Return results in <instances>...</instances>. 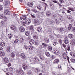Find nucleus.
I'll use <instances>...</instances> for the list:
<instances>
[{
	"label": "nucleus",
	"instance_id": "f257e3e1",
	"mask_svg": "<svg viewBox=\"0 0 75 75\" xmlns=\"http://www.w3.org/2000/svg\"><path fill=\"white\" fill-rule=\"evenodd\" d=\"M22 67L24 70H26L28 68V64H22Z\"/></svg>",
	"mask_w": 75,
	"mask_h": 75
},
{
	"label": "nucleus",
	"instance_id": "f03ea898",
	"mask_svg": "<svg viewBox=\"0 0 75 75\" xmlns=\"http://www.w3.org/2000/svg\"><path fill=\"white\" fill-rule=\"evenodd\" d=\"M25 22L26 24L29 25L31 22V20L30 19H27L25 21Z\"/></svg>",
	"mask_w": 75,
	"mask_h": 75
},
{
	"label": "nucleus",
	"instance_id": "7ed1b4c3",
	"mask_svg": "<svg viewBox=\"0 0 75 75\" xmlns=\"http://www.w3.org/2000/svg\"><path fill=\"white\" fill-rule=\"evenodd\" d=\"M4 14L7 15H9L10 14V11H8V10L6 9L4 11Z\"/></svg>",
	"mask_w": 75,
	"mask_h": 75
},
{
	"label": "nucleus",
	"instance_id": "20e7f679",
	"mask_svg": "<svg viewBox=\"0 0 75 75\" xmlns=\"http://www.w3.org/2000/svg\"><path fill=\"white\" fill-rule=\"evenodd\" d=\"M27 5L29 7H31L33 6V4L32 2H29L28 3Z\"/></svg>",
	"mask_w": 75,
	"mask_h": 75
},
{
	"label": "nucleus",
	"instance_id": "39448f33",
	"mask_svg": "<svg viewBox=\"0 0 75 75\" xmlns=\"http://www.w3.org/2000/svg\"><path fill=\"white\" fill-rule=\"evenodd\" d=\"M37 8V9L40 11H43V9L42 8V7L41 6H38Z\"/></svg>",
	"mask_w": 75,
	"mask_h": 75
},
{
	"label": "nucleus",
	"instance_id": "423d86ee",
	"mask_svg": "<svg viewBox=\"0 0 75 75\" xmlns=\"http://www.w3.org/2000/svg\"><path fill=\"white\" fill-rule=\"evenodd\" d=\"M20 31L21 32H24L25 31V28L23 26H21L19 28Z\"/></svg>",
	"mask_w": 75,
	"mask_h": 75
},
{
	"label": "nucleus",
	"instance_id": "0eeeda50",
	"mask_svg": "<svg viewBox=\"0 0 75 75\" xmlns=\"http://www.w3.org/2000/svg\"><path fill=\"white\" fill-rule=\"evenodd\" d=\"M20 57L21 58L24 59H25V55L23 53H21L20 54Z\"/></svg>",
	"mask_w": 75,
	"mask_h": 75
},
{
	"label": "nucleus",
	"instance_id": "6e6552de",
	"mask_svg": "<svg viewBox=\"0 0 75 75\" xmlns=\"http://www.w3.org/2000/svg\"><path fill=\"white\" fill-rule=\"evenodd\" d=\"M4 62L5 63H7L9 62V60H8V59L7 57H4Z\"/></svg>",
	"mask_w": 75,
	"mask_h": 75
},
{
	"label": "nucleus",
	"instance_id": "1a4fd4ad",
	"mask_svg": "<svg viewBox=\"0 0 75 75\" xmlns=\"http://www.w3.org/2000/svg\"><path fill=\"white\" fill-rule=\"evenodd\" d=\"M8 0H6L4 3V6H8V8L9 7V6H8Z\"/></svg>",
	"mask_w": 75,
	"mask_h": 75
},
{
	"label": "nucleus",
	"instance_id": "9d476101",
	"mask_svg": "<svg viewBox=\"0 0 75 75\" xmlns=\"http://www.w3.org/2000/svg\"><path fill=\"white\" fill-rule=\"evenodd\" d=\"M33 50H34V47H33V46L32 45L29 46V49L28 52L30 51H33Z\"/></svg>",
	"mask_w": 75,
	"mask_h": 75
},
{
	"label": "nucleus",
	"instance_id": "9b49d317",
	"mask_svg": "<svg viewBox=\"0 0 75 75\" xmlns=\"http://www.w3.org/2000/svg\"><path fill=\"white\" fill-rule=\"evenodd\" d=\"M34 71L35 72L38 74L40 72V69H39L35 68L34 69Z\"/></svg>",
	"mask_w": 75,
	"mask_h": 75
},
{
	"label": "nucleus",
	"instance_id": "f8f14e48",
	"mask_svg": "<svg viewBox=\"0 0 75 75\" xmlns=\"http://www.w3.org/2000/svg\"><path fill=\"white\" fill-rule=\"evenodd\" d=\"M11 28L12 30L15 31L16 30V27L14 25H12L11 26Z\"/></svg>",
	"mask_w": 75,
	"mask_h": 75
},
{
	"label": "nucleus",
	"instance_id": "ddd939ff",
	"mask_svg": "<svg viewBox=\"0 0 75 75\" xmlns=\"http://www.w3.org/2000/svg\"><path fill=\"white\" fill-rule=\"evenodd\" d=\"M54 52L56 55H59V52L57 50H54Z\"/></svg>",
	"mask_w": 75,
	"mask_h": 75
},
{
	"label": "nucleus",
	"instance_id": "4468645a",
	"mask_svg": "<svg viewBox=\"0 0 75 75\" xmlns=\"http://www.w3.org/2000/svg\"><path fill=\"white\" fill-rule=\"evenodd\" d=\"M46 15L47 16H51V12L47 11L46 13Z\"/></svg>",
	"mask_w": 75,
	"mask_h": 75
},
{
	"label": "nucleus",
	"instance_id": "2eb2a0df",
	"mask_svg": "<svg viewBox=\"0 0 75 75\" xmlns=\"http://www.w3.org/2000/svg\"><path fill=\"white\" fill-rule=\"evenodd\" d=\"M70 55H71L73 57L75 58V53L73 52H71L70 53Z\"/></svg>",
	"mask_w": 75,
	"mask_h": 75
},
{
	"label": "nucleus",
	"instance_id": "dca6fc26",
	"mask_svg": "<svg viewBox=\"0 0 75 75\" xmlns=\"http://www.w3.org/2000/svg\"><path fill=\"white\" fill-rule=\"evenodd\" d=\"M34 22L36 24H39V20L37 19H35L34 20Z\"/></svg>",
	"mask_w": 75,
	"mask_h": 75
},
{
	"label": "nucleus",
	"instance_id": "f3484780",
	"mask_svg": "<svg viewBox=\"0 0 75 75\" xmlns=\"http://www.w3.org/2000/svg\"><path fill=\"white\" fill-rule=\"evenodd\" d=\"M34 40H31L29 41V42L30 44V45H32V44H33L34 43Z\"/></svg>",
	"mask_w": 75,
	"mask_h": 75
},
{
	"label": "nucleus",
	"instance_id": "a211bd4d",
	"mask_svg": "<svg viewBox=\"0 0 75 75\" xmlns=\"http://www.w3.org/2000/svg\"><path fill=\"white\" fill-rule=\"evenodd\" d=\"M37 31L38 32H42V29L41 28L38 27L37 28Z\"/></svg>",
	"mask_w": 75,
	"mask_h": 75
},
{
	"label": "nucleus",
	"instance_id": "6ab92c4d",
	"mask_svg": "<svg viewBox=\"0 0 75 75\" xmlns=\"http://www.w3.org/2000/svg\"><path fill=\"white\" fill-rule=\"evenodd\" d=\"M62 57L64 58V59H66L67 58V54L65 53H63L62 54Z\"/></svg>",
	"mask_w": 75,
	"mask_h": 75
},
{
	"label": "nucleus",
	"instance_id": "aec40b11",
	"mask_svg": "<svg viewBox=\"0 0 75 75\" xmlns=\"http://www.w3.org/2000/svg\"><path fill=\"white\" fill-rule=\"evenodd\" d=\"M68 37L69 38L71 39V38H72L73 37H74V36H73V35H72V34H69L68 35Z\"/></svg>",
	"mask_w": 75,
	"mask_h": 75
},
{
	"label": "nucleus",
	"instance_id": "412c9836",
	"mask_svg": "<svg viewBox=\"0 0 75 75\" xmlns=\"http://www.w3.org/2000/svg\"><path fill=\"white\" fill-rule=\"evenodd\" d=\"M59 62V60L58 59H55L54 60L53 63L54 64H57V63H58V62Z\"/></svg>",
	"mask_w": 75,
	"mask_h": 75
},
{
	"label": "nucleus",
	"instance_id": "4be33fe9",
	"mask_svg": "<svg viewBox=\"0 0 75 75\" xmlns=\"http://www.w3.org/2000/svg\"><path fill=\"white\" fill-rule=\"evenodd\" d=\"M8 38H9V39L11 40V38H12L13 37V35L12 34H8Z\"/></svg>",
	"mask_w": 75,
	"mask_h": 75
},
{
	"label": "nucleus",
	"instance_id": "5701e85b",
	"mask_svg": "<svg viewBox=\"0 0 75 75\" xmlns=\"http://www.w3.org/2000/svg\"><path fill=\"white\" fill-rule=\"evenodd\" d=\"M27 18V17L25 16H23L22 17H21L20 18L21 19H23V20H25V19H26Z\"/></svg>",
	"mask_w": 75,
	"mask_h": 75
},
{
	"label": "nucleus",
	"instance_id": "b1692460",
	"mask_svg": "<svg viewBox=\"0 0 75 75\" xmlns=\"http://www.w3.org/2000/svg\"><path fill=\"white\" fill-rule=\"evenodd\" d=\"M71 44L72 45H75V40L73 39L72 40L71 42Z\"/></svg>",
	"mask_w": 75,
	"mask_h": 75
},
{
	"label": "nucleus",
	"instance_id": "393cba45",
	"mask_svg": "<svg viewBox=\"0 0 75 75\" xmlns=\"http://www.w3.org/2000/svg\"><path fill=\"white\" fill-rule=\"evenodd\" d=\"M68 9L70 10H71V11H75V8H71L70 7H69Z\"/></svg>",
	"mask_w": 75,
	"mask_h": 75
},
{
	"label": "nucleus",
	"instance_id": "a878e982",
	"mask_svg": "<svg viewBox=\"0 0 75 75\" xmlns=\"http://www.w3.org/2000/svg\"><path fill=\"white\" fill-rule=\"evenodd\" d=\"M33 60L34 61H35V62H38V59H37V57H35L33 58Z\"/></svg>",
	"mask_w": 75,
	"mask_h": 75
},
{
	"label": "nucleus",
	"instance_id": "bb28decb",
	"mask_svg": "<svg viewBox=\"0 0 75 75\" xmlns=\"http://www.w3.org/2000/svg\"><path fill=\"white\" fill-rule=\"evenodd\" d=\"M31 16L33 18H36V16H35V15L33 13H30Z\"/></svg>",
	"mask_w": 75,
	"mask_h": 75
},
{
	"label": "nucleus",
	"instance_id": "cd10ccee",
	"mask_svg": "<svg viewBox=\"0 0 75 75\" xmlns=\"http://www.w3.org/2000/svg\"><path fill=\"white\" fill-rule=\"evenodd\" d=\"M0 45L1 47H4V46H5V43L3 42H1Z\"/></svg>",
	"mask_w": 75,
	"mask_h": 75
},
{
	"label": "nucleus",
	"instance_id": "c85d7f7f",
	"mask_svg": "<svg viewBox=\"0 0 75 75\" xmlns=\"http://www.w3.org/2000/svg\"><path fill=\"white\" fill-rule=\"evenodd\" d=\"M5 55V54L3 52H0V57H4Z\"/></svg>",
	"mask_w": 75,
	"mask_h": 75
},
{
	"label": "nucleus",
	"instance_id": "c756f323",
	"mask_svg": "<svg viewBox=\"0 0 75 75\" xmlns=\"http://www.w3.org/2000/svg\"><path fill=\"white\" fill-rule=\"evenodd\" d=\"M45 54L47 57H50V54L48 52H45Z\"/></svg>",
	"mask_w": 75,
	"mask_h": 75
},
{
	"label": "nucleus",
	"instance_id": "7c9ffc66",
	"mask_svg": "<svg viewBox=\"0 0 75 75\" xmlns=\"http://www.w3.org/2000/svg\"><path fill=\"white\" fill-rule=\"evenodd\" d=\"M24 39H23V38H21L19 40L20 42L21 43H22V42H24Z\"/></svg>",
	"mask_w": 75,
	"mask_h": 75
},
{
	"label": "nucleus",
	"instance_id": "2f4dec72",
	"mask_svg": "<svg viewBox=\"0 0 75 75\" xmlns=\"http://www.w3.org/2000/svg\"><path fill=\"white\" fill-rule=\"evenodd\" d=\"M4 18V15L3 14H0V18L1 19H3V18Z\"/></svg>",
	"mask_w": 75,
	"mask_h": 75
},
{
	"label": "nucleus",
	"instance_id": "473e14b6",
	"mask_svg": "<svg viewBox=\"0 0 75 75\" xmlns=\"http://www.w3.org/2000/svg\"><path fill=\"white\" fill-rule=\"evenodd\" d=\"M65 30V29H64V28H61L59 30V31H60V32H63Z\"/></svg>",
	"mask_w": 75,
	"mask_h": 75
},
{
	"label": "nucleus",
	"instance_id": "72a5a7b5",
	"mask_svg": "<svg viewBox=\"0 0 75 75\" xmlns=\"http://www.w3.org/2000/svg\"><path fill=\"white\" fill-rule=\"evenodd\" d=\"M22 70L21 69V70H17L16 71V72L17 73H18V74H21V72H23V71H22Z\"/></svg>",
	"mask_w": 75,
	"mask_h": 75
},
{
	"label": "nucleus",
	"instance_id": "f704fd0d",
	"mask_svg": "<svg viewBox=\"0 0 75 75\" xmlns=\"http://www.w3.org/2000/svg\"><path fill=\"white\" fill-rule=\"evenodd\" d=\"M15 56V54H14V53H12L11 54V57L12 58H14Z\"/></svg>",
	"mask_w": 75,
	"mask_h": 75
},
{
	"label": "nucleus",
	"instance_id": "c9c22d12",
	"mask_svg": "<svg viewBox=\"0 0 75 75\" xmlns=\"http://www.w3.org/2000/svg\"><path fill=\"white\" fill-rule=\"evenodd\" d=\"M21 24H22L23 26H25V24H26L25 21H22L21 22Z\"/></svg>",
	"mask_w": 75,
	"mask_h": 75
},
{
	"label": "nucleus",
	"instance_id": "e433bc0d",
	"mask_svg": "<svg viewBox=\"0 0 75 75\" xmlns=\"http://www.w3.org/2000/svg\"><path fill=\"white\" fill-rule=\"evenodd\" d=\"M25 35H26V36H28L29 35V34H30V33H29V32L28 31H26L25 33Z\"/></svg>",
	"mask_w": 75,
	"mask_h": 75
},
{
	"label": "nucleus",
	"instance_id": "4c0bfd02",
	"mask_svg": "<svg viewBox=\"0 0 75 75\" xmlns=\"http://www.w3.org/2000/svg\"><path fill=\"white\" fill-rule=\"evenodd\" d=\"M6 50L7 51H8V52H10V46H8L7 47Z\"/></svg>",
	"mask_w": 75,
	"mask_h": 75
},
{
	"label": "nucleus",
	"instance_id": "58836bf2",
	"mask_svg": "<svg viewBox=\"0 0 75 75\" xmlns=\"http://www.w3.org/2000/svg\"><path fill=\"white\" fill-rule=\"evenodd\" d=\"M72 28V24H69L68 27V30H70Z\"/></svg>",
	"mask_w": 75,
	"mask_h": 75
},
{
	"label": "nucleus",
	"instance_id": "ea45409f",
	"mask_svg": "<svg viewBox=\"0 0 75 75\" xmlns=\"http://www.w3.org/2000/svg\"><path fill=\"white\" fill-rule=\"evenodd\" d=\"M44 40L45 43H48L49 42V40L48 39H45Z\"/></svg>",
	"mask_w": 75,
	"mask_h": 75
},
{
	"label": "nucleus",
	"instance_id": "a19ab883",
	"mask_svg": "<svg viewBox=\"0 0 75 75\" xmlns=\"http://www.w3.org/2000/svg\"><path fill=\"white\" fill-rule=\"evenodd\" d=\"M49 4L50 5V7H53V6H54V5L52 4V2H50Z\"/></svg>",
	"mask_w": 75,
	"mask_h": 75
},
{
	"label": "nucleus",
	"instance_id": "79ce46f5",
	"mask_svg": "<svg viewBox=\"0 0 75 75\" xmlns=\"http://www.w3.org/2000/svg\"><path fill=\"white\" fill-rule=\"evenodd\" d=\"M48 49L50 51H51L52 50V47H51L49 46L48 47Z\"/></svg>",
	"mask_w": 75,
	"mask_h": 75
},
{
	"label": "nucleus",
	"instance_id": "37998d69",
	"mask_svg": "<svg viewBox=\"0 0 75 75\" xmlns=\"http://www.w3.org/2000/svg\"><path fill=\"white\" fill-rule=\"evenodd\" d=\"M64 42L66 44H68L69 43V41H68V40H65L64 41Z\"/></svg>",
	"mask_w": 75,
	"mask_h": 75
},
{
	"label": "nucleus",
	"instance_id": "c03bdc74",
	"mask_svg": "<svg viewBox=\"0 0 75 75\" xmlns=\"http://www.w3.org/2000/svg\"><path fill=\"white\" fill-rule=\"evenodd\" d=\"M26 50H29V47H28L26 45H24V46Z\"/></svg>",
	"mask_w": 75,
	"mask_h": 75
},
{
	"label": "nucleus",
	"instance_id": "a18cd8bd",
	"mask_svg": "<svg viewBox=\"0 0 75 75\" xmlns=\"http://www.w3.org/2000/svg\"><path fill=\"white\" fill-rule=\"evenodd\" d=\"M71 69H71V67H68V72H71Z\"/></svg>",
	"mask_w": 75,
	"mask_h": 75
},
{
	"label": "nucleus",
	"instance_id": "49530a36",
	"mask_svg": "<svg viewBox=\"0 0 75 75\" xmlns=\"http://www.w3.org/2000/svg\"><path fill=\"white\" fill-rule=\"evenodd\" d=\"M28 75H31L32 74V71L31 70H29L28 71Z\"/></svg>",
	"mask_w": 75,
	"mask_h": 75
},
{
	"label": "nucleus",
	"instance_id": "de8ad7c7",
	"mask_svg": "<svg viewBox=\"0 0 75 75\" xmlns=\"http://www.w3.org/2000/svg\"><path fill=\"white\" fill-rule=\"evenodd\" d=\"M71 61L72 62H73V63H75V59H71Z\"/></svg>",
	"mask_w": 75,
	"mask_h": 75
},
{
	"label": "nucleus",
	"instance_id": "09e8293b",
	"mask_svg": "<svg viewBox=\"0 0 75 75\" xmlns=\"http://www.w3.org/2000/svg\"><path fill=\"white\" fill-rule=\"evenodd\" d=\"M33 37L34 38H36V39H38V36L35 35H33Z\"/></svg>",
	"mask_w": 75,
	"mask_h": 75
},
{
	"label": "nucleus",
	"instance_id": "8fccbe9b",
	"mask_svg": "<svg viewBox=\"0 0 75 75\" xmlns=\"http://www.w3.org/2000/svg\"><path fill=\"white\" fill-rule=\"evenodd\" d=\"M58 68L59 69H60V70H62V68H61V65H58Z\"/></svg>",
	"mask_w": 75,
	"mask_h": 75
},
{
	"label": "nucleus",
	"instance_id": "3c124183",
	"mask_svg": "<svg viewBox=\"0 0 75 75\" xmlns=\"http://www.w3.org/2000/svg\"><path fill=\"white\" fill-rule=\"evenodd\" d=\"M57 44H58V43L57 42H53V45L55 46L56 45H57Z\"/></svg>",
	"mask_w": 75,
	"mask_h": 75
},
{
	"label": "nucleus",
	"instance_id": "603ef678",
	"mask_svg": "<svg viewBox=\"0 0 75 75\" xmlns=\"http://www.w3.org/2000/svg\"><path fill=\"white\" fill-rule=\"evenodd\" d=\"M67 48L68 51H70V46H69V45H68L67 46Z\"/></svg>",
	"mask_w": 75,
	"mask_h": 75
},
{
	"label": "nucleus",
	"instance_id": "864d4df0",
	"mask_svg": "<svg viewBox=\"0 0 75 75\" xmlns=\"http://www.w3.org/2000/svg\"><path fill=\"white\" fill-rule=\"evenodd\" d=\"M3 8L2 6H0V11H2L3 10Z\"/></svg>",
	"mask_w": 75,
	"mask_h": 75
},
{
	"label": "nucleus",
	"instance_id": "5fc2aeb1",
	"mask_svg": "<svg viewBox=\"0 0 75 75\" xmlns=\"http://www.w3.org/2000/svg\"><path fill=\"white\" fill-rule=\"evenodd\" d=\"M30 30H32L33 28H34V27H33V26L31 25L30 26Z\"/></svg>",
	"mask_w": 75,
	"mask_h": 75
},
{
	"label": "nucleus",
	"instance_id": "6e6d98bb",
	"mask_svg": "<svg viewBox=\"0 0 75 75\" xmlns=\"http://www.w3.org/2000/svg\"><path fill=\"white\" fill-rule=\"evenodd\" d=\"M19 41V40H18L16 39L14 41V42H15V43H17V42H18Z\"/></svg>",
	"mask_w": 75,
	"mask_h": 75
},
{
	"label": "nucleus",
	"instance_id": "4d7b16f0",
	"mask_svg": "<svg viewBox=\"0 0 75 75\" xmlns=\"http://www.w3.org/2000/svg\"><path fill=\"white\" fill-rule=\"evenodd\" d=\"M54 37L53 36L50 35V38L51 40H54Z\"/></svg>",
	"mask_w": 75,
	"mask_h": 75
},
{
	"label": "nucleus",
	"instance_id": "13d9d810",
	"mask_svg": "<svg viewBox=\"0 0 75 75\" xmlns=\"http://www.w3.org/2000/svg\"><path fill=\"white\" fill-rule=\"evenodd\" d=\"M42 45L44 47H47V45H46V44H45V43H42Z\"/></svg>",
	"mask_w": 75,
	"mask_h": 75
},
{
	"label": "nucleus",
	"instance_id": "bf43d9fd",
	"mask_svg": "<svg viewBox=\"0 0 75 75\" xmlns=\"http://www.w3.org/2000/svg\"><path fill=\"white\" fill-rule=\"evenodd\" d=\"M11 63H8V67H11Z\"/></svg>",
	"mask_w": 75,
	"mask_h": 75
},
{
	"label": "nucleus",
	"instance_id": "052dcab7",
	"mask_svg": "<svg viewBox=\"0 0 75 75\" xmlns=\"http://www.w3.org/2000/svg\"><path fill=\"white\" fill-rule=\"evenodd\" d=\"M41 12H40V13H41V14H42V16H44V11H41Z\"/></svg>",
	"mask_w": 75,
	"mask_h": 75
},
{
	"label": "nucleus",
	"instance_id": "680f3d73",
	"mask_svg": "<svg viewBox=\"0 0 75 75\" xmlns=\"http://www.w3.org/2000/svg\"><path fill=\"white\" fill-rule=\"evenodd\" d=\"M71 30L73 31H75V28H72Z\"/></svg>",
	"mask_w": 75,
	"mask_h": 75
},
{
	"label": "nucleus",
	"instance_id": "e2e57ef3",
	"mask_svg": "<svg viewBox=\"0 0 75 75\" xmlns=\"http://www.w3.org/2000/svg\"><path fill=\"white\" fill-rule=\"evenodd\" d=\"M16 20L17 21H18V23H20V20L17 18L16 19Z\"/></svg>",
	"mask_w": 75,
	"mask_h": 75
},
{
	"label": "nucleus",
	"instance_id": "0e129e2a",
	"mask_svg": "<svg viewBox=\"0 0 75 75\" xmlns=\"http://www.w3.org/2000/svg\"><path fill=\"white\" fill-rule=\"evenodd\" d=\"M9 69L11 71H13V68L12 67L9 68Z\"/></svg>",
	"mask_w": 75,
	"mask_h": 75
},
{
	"label": "nucleus",
	"instance_id": "69168bd1",
	"mask_svg": "<svg viewBox=\"0 0 75 75\" xmlns=\"http://www.w3.org/2000/svg\"><path fill=\"white\" fill-rule=\"evenodd\" d=\"M67 18H72V16H67Z\"/></svg>",
	"mask_w": 75,
	"mask_h": 75
},
{
	"label": "nucleus",
	"instance_id": "338daca9",
	"mask_svg": "<svg viewBox=\"0 0 75 75\" xmlns=\"http://www.w3.org/2000/svg\"><path fill=\"white\" fill-rule=\"evenodd\" d=\"M52 74L53 75H56V74H57V73H56L55 72H52Z\"/></svg>",
	"mask_w": 75,
	"mask_h": 75
},
{
	"label": "nucleus",
	"instance_id": "774afa93",
	"mask_svg": "<svg viewBox=\"0 0 75 75\" xmlns=\"http://www.w3.org/2000/svg\"><path fill=\"white\" fill-rule=\"evenodd\" d=\"M59 1L60 3H64V0H59Z\"/></svg>",
	"mask_w": 75,
	"mask_h": 75
}]
</instances>
